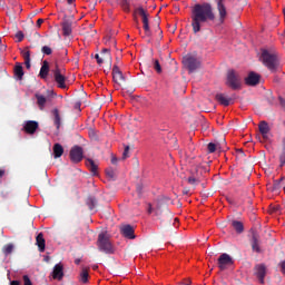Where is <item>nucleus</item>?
<instances>
[{"label": "nucleus", "instance_id": "obj_4", "mask_svg": "<svg viewBox=\"0 0 285 285\" xmlns=\"http://www.w3.org/2000/svg\"><path fill=\"white\" fill-rule=\"evenodd\" d=\"M135 12H136V14H139V17H141V19H142V28L145 30V35L147 37H150L151 32H150V24L148 21V17H150V14L142 7L137 8L135 10Z\"/></svg>", "mask_w": 285, "mask_h": 285}, {"label": "nucleus", "instance_id": "obj_28", "mask_svg": "<svg viewBox=\"0 0 285 285\" xmlns=\"http://www.w3.org/2000/svg\"><path fill=\"white\" fill-rule=\"evenodd\" d=\"M225 144H226V138H223L220 140V144L209 142L207 145L208 153H215V150H217V148H222Z\"/></svg>", "mask_w": 285, "mask_h": 285}, {"label": "nucleus", "instance_id": "obj_56", "mask_svg": "<svg viewBox=\"0 0 285 285\" xmlns=\"http://www.w3.org/2000/svg\"><path fill=\"white\" fill-rule=\"evenodd\" d=\"M179 285H190V282H187V283L183 282Z\"/></svg>", "mask_w": 285, "mask_h": 285}, {"label": "nucleus", "instance_id": "obj_27", "mask_svg": "<svg viewBox=\"0 0 285 285\" xmlns=\"http://www.w3.org/2000/svg\"><path fill=\"white\" fill-rule=\"evenodd\" d=\"M285 188V176H282L279 179L274 180L273 190H284Z\"/></svg>", "mask_w": 285, "mask_h": 285}, {"label": "nucleus", "instance_id": "obj_20", "mask_svg": "<svg viewBox=\"0 0 285 285\" xmlns=\"http://www.w3.org/2000/svg\"><path fill=\"white\" fill-rule=\"evenodd\" d=\"M49 72H50V63L48 62V60H45L40 68L39 77H41V79H47Z\"/></svg>", "mask_w": 285, "mask_h": 285}, {"label": "nucleus", "instance_id": "obj_39", "mask_svg": "<svg viewBox=\"0 0 285 285\" xmlns=\"http://www.w3.org/2000/svg\"><path fill=\"white\" fill-rule=\"evenodd\" d=\"M21 55H22L24 61H30V50L24 49L21 51Z\"/></svg>", "mask_w": 285, "mask_h": 285}, {"label": "nucleus", "instance_id": "obj_16", "mask_svg": "<svg viewBox=\"0 0 285 285\" xmlns=\"http://www.w3.org/2000/svg\"><path fill=\"white\" fill-rule=\"evenodd\" d=\"M254 271L259 284H264V278L266 277V265L258 264L254 267Z\"/></svg>", "mask_w": 285, "mask_h": 285}, {"label": "nucleus", "instance_id": "obj_35", "mask_svg": "<svg viewBox=\"0 0 285 285\" xmlns=\"http://www.w3.org/2000/svg\"><path fill=\"white\" fill-rule=\"evenodd\" d=\"M106 175H107V177H109V179L117 178V171H115V169H112V168L106 169Z\"/></svg>", "mask_w": 285, "mask_h": 285}, {"label": "nucleus", "instance_id": "obj_36", "mask_svg": "<svg viewBox=\"0 0 285 285\" xmlns=\"http://www.w3.org/2000/svg\"><path fill=\"white\" fill-rule=\"evenodd\" d=\"M101 55H106L105 59L109 60L110 66L112 65V57L110 56V49H102Z\"/></svg>", "mask_w": 285, "mask_h": 285}, {"label": "nucleus", "instance_id": "obj_30", "mask_svg": "<svg viewBox=\"0 0 285 285\" xmlns=\"http://www.w3.org/2000/svg\"><path fill=\"white\" fill-rule=\"evenodd\" d=\"M63 155V146L61 144L57 142L53 145V157L55 159H59Z\"/></svg>", "mask_w": 285, "mask_h": 285}, {"label": "nucleus", "instance_id": "obj_19", "mask_svg": "<svg viewBox=\"0 0 285 285\" xmlns=\"http://www.w3.org/2000/svg\"><path fill=\"white\" fill-rule=\"evenodd\" d=\"M51 115H52L53 126H56L57 130H59L61 128L62 114L59 111V109H53L51 111Z\"/></svg>", "mask_w": 285, "mask_h": 285}, {"label": "nucleus", "instance_id": "obj_32", "mask_svg": "<svg viewBox=\"0 0 285 285\" xmlns=\"http://www.w3.org/2000/svg\"><path fill=\"white\" fill-rule=\"evenodd\" d=\"M87 206H89L90 210H95V206H97V198L89 196L87 198Z\"/></svg>", "mask_w": 285, "mask_h": 285}, {"label": "nucleus", "instance_id": "obj_42", "mask_svg": "<svg viewBox=\"0 0 285 285\" xmlns=\"http://www.w3.org/2000/svg\"><path fill=\"white\" fill-rule=\"evenodd\" d=\"M121 6H122L124 10H126V12L130 11V3L128 2V0H122Z\"/></svg>", "mask_w": 285, "mask_h": 285}, {"label": "nucleus", "instance_id": "obj_31", "mask_svg": "<svg viewBox=\"0 0 285 285\" xmlns=\"http://www.w3.org/2000/svg\"><path fill=\"white\" fill-rule=\"evenodd\" d=\"M232 226L236 233L242 234L244 233V224L239 220H233Z\"/></svg>", "mask_w": 285, "mask_h": 285}, {"label": "nucleus", "instance_id": "obj_10", "mask_svg": "<svg viewBox=\"0 0 285 285\" xmlns=\"http://www.w3.org/2000/svg\"><path fill=\"white\" fill-rule=\"evenodd\" d=\"M234 261L230 255L224 253L218 257V268L219 271H226V268H229V266H233Z\"/></svg>", "mask_w": 285, "mask_h": 285}, {"label": "nucleus", "instance_id": "obj_22", "mask_svg": "<svg viewBox=\"0 0 285 285\" xmlns=\"http://www.w3.org/2000/svg\"><path fill=\"white\" fill-rule=\"evenodd\" d=\"M216 100L220 106H233V99L224 96V94L216 95Z\"/></svg>", "mask_w": 285, "mask_h": 285}, {"label": "nucleus", "instance_id": "obj_53", "mask_svg": "<svg viewBox=\"0 0 285 285\" xmlns=\"http://www.w3.org/2000/svg\"><path fill=\"white\" fill-rule=\"evenodd\" d=\"M81 106H82L81 101H76L75 102V108H81Z\"/></svg>", "mask_w": 285, "mask_h": 285}, {"label": "nucleus", "instance_id": "obj_61", "mask_svg": "<svg viewBox=\"0 0 285 285\" xmlns=\"http://www.w3.org/2000/svg\"><path fill=\"white\" fill-rule=\"evenodd\" d=\"M284 148H285V138L283 139Z\"/></svg>", "mask_w": 285, "mask_h": 285}, {"label": "nucleus", "instance_id": "obj_12", "mask_svg": "<svg viewBox=\"0 0 285 285\" xmlns=\"http://www.w3.org/2000/svg\"><path fill=\"white\" fill-rule=\"evenodd\" d=\"M69 157L73 164H79L83 159V148L73 146L70 150Z\"/></svg>", "mask_w": 285, "mask_h": 285}, {"label": "nucleus", "instance_id": "obj_11", "mask_svg": "<svg viewBox=\"0 0 285 285\" xmlns=\"http://www.w3.org/2000/svg\"><path fill=\"white\" fill-rule=\"evenodd\" d=\"M112 80L117 86L121 87L124 83H126V77L124 76V72H121V69H119V66L115 65L112 68Z\"/></svg>", "mask_w": 285, "mask_h": 285}, {"label": "nucleus", "instance_id": "obj_38", "mask_svg": "<svg viewBox=\"0 0 285 285\" xmlns=\"http://www.w3.org/2000/svg\"><path fill=\"white\" fill-rule=\"evenodd\" d=\"M41 53H42V55H48V56H50V55H52V48H50V47H48V46H43V47L41 48Z\"/></svg>", "mask_w": 285, "mask_h": 285}, {"label": "nucleus", "instance_id": "obj_45", "mask_svg": "<svg viewBox=\"0 0 285 285\" xmlns=\"http://www.w3.org/2000/svg\"><path fill=\"white\" fill-rule=\"evenodd\" d=\"M23 285H32V281H30V277L28 275L22 276Z\"/></svg>", "mask_w": 285, "mask_h": 285}, {"label": "nucleus", "instance_id": "obj_34", "mask_svg": "<svg viewBox=\"0 0 285 285\" xmlns=\"http://www.w3.org/2000/svg\"><path fill=\"white\" fill-rule=\"evenodd\" d=\"M12 250H14V245H12V244H7L2 248V253L4 255H11Z\"/></svg>", "mask_w": 285, "mask_h": 285}, {"label": "nucleus", "instance_id": "obj_59", "mask_svg": "<svg viewBox=\"0 0 285 285\" xmlns=\"http://www.w3.org/2000/svg\"><path fill=\"white\" fill-rule=\"evenodd\" d=\"M72 1H73V0H67V2L69 3V6L72 4Z\"/></svg>", "mask_w": 285, "mask_h": 285}, {"label": "nucleus", "instance_id": "obj_33", "mask_svg": "<svg viewBox=\"0 0 285 285\" xmlns=\"http://www.w3.org/2000/svg\"><path fill=\"white\" fill-rule=\"evenodd\" d=\"M88 277H89L88 269L83 268L80 273V282L82 284H88Z\"/></svg>", "mask_w": 285, "mask_h": 285}, {"label": "nucleus", "instance_id": "obj_49", "mask_svg": "<svg viewBox=\"0 0 285 285\" xmlns=\"http://www.w3.org/2000/svg\"><path fill=\"white\" fill-rule=\"evenodd\" d=\"M24 66H26L27 70H30V68H31L30 60H24Z\"/></svg>", "mask_w": 285, "mask_h": 285}, {"label": "nucleus", "instance_id": "obj_3", "mask_svg": "<svg viewBox=\"0 0 285 285\" xmlns=\"http://www.w3.org/2000/svg\"><path fill=\"white\" fill-rule=\"evenodd\" d=\"M97 247L100 253H106V255H112V253H115L110 236L104 232L98 235Z\"/></svg>", "mask_w": 285, "mask_h": 285}, {"label": "nucleus", "instance_id": "obj_47", "mask_svg": "<svg viewBox=\"0 0 285 285\" xmlns=\"http://www.w3.org/2000/svg\"><path fill=\"white\" fill-rule=\"evenodd\" d=\"M281 271H282V274L285 275V261L281 263Z\"/></svg>", "mask_w": 285, "mask_h": 285}, {"label": "nucleus", "instance_id": "obj_55", "mask_svg": "<svg viewBox=\"0 0 285 285\" xmlns=\"http://www.w3.org/2000/svg\"><path fill=\"white\" fill-rule=\"evenodd\" d=\"M10 285H21V282H19V281H12V282L10 283Z\"/></svg>", "mask_w": 285, "mask_h": 285}, {"label": "nucleus", "instance_id": "obj_23", "mask_svg": "<svg viewBox=\"0 0 285 285\" xmlns=\"http://www.w3.org/2000/svg\"><path fill=\"white\" fill-rule=\"evenodd\" d=\"M252 250H254V253H262V248L259 247V235L256 233L252 236Z\"/></svg>", "mask_w": 285, "mask_h": 285}, {"label": "nucleus", "instance_id": "obj_48", "mask_svg": "<svg viewBox=\"0 0 285 285\" xmlns=\"http://www.w3.org/2000/svg\"><path fill=\"white\" fill-rule=\"evenodd\" d=\"M117 161H119V159H118L116 156H112V157H111V164H112L114 166H116Z\"/></svg>", "mask_w": 285, "mask_h": 285}, {"label": "nucleus", "instance_id": "obj_58", "mask_svg": "<svg viewBox=\"0 0 285 285\" xmlns=\"http://www.w3.org/2000/svg\"><path fill=\"white\" fill-rule=\"evenodd\" d=\"M184 195H188V189L183 190Z\"/></svg>", "mask_w": 285, "mask_h": 285}, {"label": "nucleus", "instance_id": "obj_54", "mask_svg": "<svg viewBox=\"0 0 285 285\" xmlns=\"http://www.w3.org/2000/svg\"><path fill=\"white\" fill-rule=\"evenodd\" d=\"M6 175V169H0V179L3 178Z\"/></svg>", "mask_w": 285, "mask_h": 285}, {"label": "nucleus", "instance_id": "obj_57", "mask_svg": "<svg viewBox=\"0 0 285 285\" xmlns=\"http://www.w3.org/2000/svg\"><path fill=\"white\" fill-rule=\"evenodd\" d=\"M80 263H81L80 259H76V261H75V264H77V265H79Z\"/></svg>", "mask_w": 285, "mask_h": 285}, {"label": "nucleus", "instance_id": "obj_40", "mask_svg": "<svg viewBox=\"0 0 285 285\" xmlns=\"http://www.w3.org/2000/svg\"><path fill=\"white\" fill-rule=\"evenodd\" d=\"M154 69L156 70V72H158V75H160L161 65L159 63V60H154Z\"/></svg>", "mask_w": 285, "mask_h": 285}, {"label": "nucleus", "instance_id": "obj_24", "mask_svg": "<svg viewBox=\"0 0 285 285\" xmlns=\"http://www.w3.org/2000/svg\"><path fill=\"white\" fill-rule=\"evenodd\" d=\"M62 35L65 37H70V35H72V22H70V20H65L62 22Z\"/></svg>", "mask_w": 285, "mask_h": 285}, {"label": "nucleus", "instance_id": "obj_52", "mask_svg": "<svg viewBox=\"0 0 285 285\" xmlns=\"http://www.w3.org/2000/svg\"><path fill=\"white\" fill-rule=\"evenodd\" d=\"M153 210H155V209L153 208V205H151V204H148V214L151 215Z\"/></svg>", "mask_w": 285, "mask_h": 285}, {"label": "nucleus", "instance_id": "obj_7", "mask_svg": "<svg viewBox=\"0 0 285 285\" xmlns=\"http://www.w3.org/2000/svg\"><path fill=\"white\" fill-rule=\"evenodd\" d=\"M227 85L233 90H237L239 86H242V78L235 72V70H230L227 73Z\"/></svg>", "mask_w": 285, "mask_h": 285}, {"label": "nucleus", "instance_id": "obj_2", "mask_svg": "<svg viewBox=\"0 0 285 285\" xmlns=\"http://www.w3.org/2000/svg\"><path fill=\"white\" fill-rule=\"evenodd\" d=\"M261 61L267 70L272 72H279L282 70V62L279 61V56L275 51H268L267 49H262Z\"/></svg>", "mask_w": 285, "mask_h": 285}, {"label": "nucleus", "instance_id": "obj_25", "mask_svg": "<svg viewBox=\"0 0 285 285\" xmlns=\"http://www.w3.org/2000/svg\"><path fill=\"white\" fill-rule=\"evenodd\" d=\"M86 166L87 168H89L90 173L94 175V176H97L98 173L97 170H99V166L97 164H95V160L88 158L86 160Z\"/></svg>", "mask_w": 285, "mask_h": 285}, {"label": "nucleus", "instance_id": "obj_62", "mask_svg": "<svg viewBox=\"0 0 285 285\" xmlns=\"http://www.w3.org/2000/svg\"><path fill=\"white\" fill-rule=\"evenodd\" d=\"M206 112H213V110H206Z\"/></svg>", "mask_w": 285, "mask_h": 285}, {"label": "nucleus", "instance_id": "obj_15", "mask_svg": "<svg viewBox=\"0 0 285 285\" xmlns=\"http://www.w3.org/2000/svg\"><path fill=\"white\" fill-rule=\"evenodd\" d=\"M120 233L126 239H135V237H137L135 236V227H132V225H121Z\"/></svg>", "mask_w": 285, "mask_h": 285}, {"label": "nucleus", "instance_id": "obj_14", "mask_svg": "<svg viewBox=\"0 0 285 285\" xmlns=\"http://www.w3.org/2000/svg\"><path fill=\"white\" fill-rule=\"evenodd\" d=\"M23 130L27 132V135H35L37 130H39V122L35 120L26 121Z\"/></svg>", "mask_w": 285, "mask_h": 285}, {"label": "nucleus", "instance_id": "obj_41", "mask_svg": "<svg viewBox=\"0 0 285 285\" xmlns=\"http://www.w3.org/2000/svg\"><path fill=\"white\" fill-rule=\"evenodd\" d=\"M279 167L283 168V166L285 165V147L283 148V151L279 156Z\"/></svg>", "mask_w": 285, "mask_h": 285}, {"label": "nucleus", "instance_id": "obj_26", "mask_svg": "<svg viewBox=\"0 0 285 285\" xmlns=\"http://www.w3.org/2000/svg\"><path fill=\"white\" fill-rule=\"evenodd\" d=\"M36 244L40 250V253H43L46 250V238H43V234H38L36 237Z\"/></svg>", "mask_w": 285, "mask_h": 285}, {"label": "nucleus", "instance_id": "obj_51", "mask_svg": "<svg viewBox=\"0 0 285 285\" xmlns=\"http://www.w3.org/2000/svg\"><path fill=\"white\" fill-rule=\"evenodd\" d=\"M41 23H43V19L40 18L37 20V27L41 28Z\"/></svg>", "mask_w": 285, "mask_h": 285}, {"label": "nucleus", "instance_id": "obj_5", "mask_svg": "<svg viewBox=\"0 0 285 285\" xmlns=\"http://www.w3.org/2000/svg\"><path fill=\"white\" fill-rule=\"evenodd\" d=\"M51 72L58 88L66 90V88H68V86L66 85V76H63V71L59 68V65H56V68L51 70Z\"/></svg>", "mask_w": 285, "mask_h": 285}, {"label": "nucleus", "instance_id": "obj_46", "mask_svg": "<svg viewBox=\"0 0 285 285\" xmlns=\"http://www.w3.org/2000/svg\"><path fill=\"white\" fill-rule=\"evenodd\" d=\"M23 37H24L23 31H18L16 33V39H18L19 42L23 41Z\"/></svg>", "mask_w": 285, "mask_h": 285}, {"label": "nucleus", "instance_id": "obj_21", "mask_svg": "<svg viewBox=\"0 0 285 285\" xmlns=\"http://www.w3.org/2000/svg\"><path fill=\"white\" fill-rule=\"evenodd\" d=\"M53 279H62L63 278V265L57 264L53 267L52 272Z\"/></svg>", "mask_w": 285, "mask_h": 285}, {"label": "nucleus", "instance_id": "obj_43", "mask_svg": "<svg viewBox=\"0 0 285 285\" xmlns=\"http://www.w3.org/2000/svg\"><path fill=\"white\" fill-rule=\"evenodd\" d=\"M129 153H130V146H126L122 153V159H128V157H130Z\"/></svg>", "mask_w": 285, "mask_h": 285}, {"label": "nucleus", "instance_id": "obj_60", "mask_svg": "<svg viewBox=\"0 0 285 285\" xmlns=\"http://www.w3.org/2000/svg\"><path fill=\"white\" fill-rule=\"evenodd\" d=\"M111 41H112L114 46H117V41H115V40H111Z\"/></svg>", "mask_w": 285, "mask_h": 285}, {"label": "nucleus", "instance_id": "obj_9", "mask_svg": "<svg viewBox=\"0 0 285 285\" xmlns=\"http://www.w3.org/2000/svg\"><path fill=\"white\" fill-rule=\"evenodd\" d=\"M184 63L187 68V70H189V72H195V70H197L200 66L202 62H199L194 56L188 55L184 58Z\"/></svg>", "mask_w": 285, "mask_h": 285}, {"label": "nucleus", "instance_id": "obj_37", "mask_svg": "<svg viewBox=\"0 0 285 285\" xmlns=\"http://www.w3.org/2000/svg\"><path fill=\"white\" fill-rule=\"evenodd\" d=\"M188 184H190V186H197V184H199V179L195 176H190L188 179H187Z\"/></svg>", "mask_w": 285, "mask_h": 285}, {"label": "nucleus", "instance_id": "obj_63", "mask_svg": "<svg viewBox=\"0 0 285 285\" xmlns=\"http://www.w3.org/2000/svg\"><path fill=\"white\" fill-rule=\"evenodd\" d=\"M0 43H1V39H0Z\"/></svg>", "mask_w": 285, "mask_h": 285}, {"label": "nucleus", "instance_id": "obj_18", "mask_svg": "<svg viewBox=\"0 0 285 285\" xmlns=\"http://www.w3.org/2000/svg\"><path fill=\"white\" fill-rule=\"evenodd\" d=\"M258 130H259L263 139H268V134L271 132V127L268 126V122H266V120H262L258 124Z\"/></svg>", "mask_w": 285, "mask_h": 285}, {"label": "nucleus", "instance_id": "obj_50", "mask_svg": "<svg viewBox=\"0 0 285 285\" xmlns=\"http://www.w3.org/2000/svg\"><path fill=\"white\" fill-rule=\"evenodd\" d=\"M278 99H279V104H281L282 108H285V100H284V98L279 97Z\"/></svg>", "mask_w": 285, "mask_h": 285}, {"label": "nucleus", "instance_id": "obj_29", "mask_svg": "<svg viewBox=\"0 0 285 285\" xmlns=\"http://www.w3.org/2000/svg\"><path fill=\"white\" fill-rule=\"evenodd\" d=\"M14 76L18 81H21L23 79V66H21V63L19 62L14 66Z\"/></svg>", "mask_w": 285, "mask_h": 285}, {"label": "nucleus", "instance_id": "obj_44", "mask_svg": "<svg viewBox=\"0 0 285 285\" xmlns=\"http://www.w3.org/2000/svg\"><path fill=\"white\" fill-rule=\"evenodd\" d=\"M95 59L97 60V63L99 66H101V63H104V61L107 60L106 57L101 58V56H99V53H96Z\"/></svg>", "mask_w": 285, "mask_h": 285}, {"label": "nucleus", "instance_id": "obj_1", "mask_svg": "<svg viewBox=\"0 0 285 285\" xmlns=\"http://www.w3.org/2000/svg\"><path fill=\"white\" fill-rule=\"evenodd\" d=\"M215 9L213 4L208 2L197 3L191 9V28L194 35L202 32V23H208V21H215Z\"/></svg>", "mask_w": 285, "mask_h": 285}, {"label": "nucleus", "instance_id": "obj_6", "mask_svg": "<svg viewBox=\"0 0 285 285\" xmlns=\"http://www.w3.org/2000/svg\"><path fill=\"white\" fill-rule=\"evenodd\" d=\"M170 199L166 197H161L157 200V205L155 208L156 217H161V215H168V202Z\"/></svg>", "mask_w": 285, "mask_h": 285}, {"label": "nucleus", "instance_id": "obj_13", "mask_svg": "<svg viewBox=\"0 0 285 285\" xmlns=\"http://www.w3.org/2000/svg\"><path fill=\"white\" fill-rule=\"evenodd\" d=\"M47 95H48V97H46L39 92L35 94V98L37 99V105L40 108H43V106H46V102L50 101V97H55V91H52V90L47 91Z\"/></svg>", "mask_w": 285, "mask_h": 285}, {"label": "nucleus", "instance_id": "obj_8", "mask_svg": "<svg viewBox=\"0 0 285 285\" xmlns=\"http://www.w3.org/2000/svg\"><path fill=\"white\" fill-rule=\"evenodd\" d=\"M217 12H218V21L219 23H224L226 21V17H228V10H226V0H217Z\"/></svg>", "mask_w": 285, "mask_h": 285}, {"label": "nucleus", "instance_id": "obj_17", "mask_svg": "<svg viewBox=\"0 0 285 285\" xmlns=\"http://www.w3.org/2000/svg\"><path fill=\"white\" fill-rule=\"evenodd\" d=\"M259 79H262V76H259V73L250 71L248 76L245 78V83L247 86H257V83H259Z\"/></svg>", "mask_w": 285, "mask_h": 285}]
</instances>
